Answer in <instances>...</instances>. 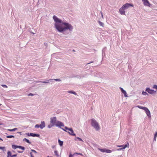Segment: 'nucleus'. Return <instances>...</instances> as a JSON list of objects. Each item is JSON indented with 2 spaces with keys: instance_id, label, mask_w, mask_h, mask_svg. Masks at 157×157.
I'll return each mask as SVG.
<instances>
[{
  "instance_id": "obj_36",
  "label": "nucleus",
  "mask_w": 157,
  "mask_h": 157,
  "mask_svg": "<svg viewBox=\"0 0 157 157\" xmlns=\"http://www.w3.org/2000/svg\"><path fill=\"white\" fill-rule=\"evenodd\" d=\"M30 155H31V157H34V156L33 155V154L31 152L30 153Z\"/></svg>"
},
{
  "instance_id": "obj_18",
  "label": "nucleus",
  "mask_w": 157,
  "mask_h": 157,
  "mask_svg": "<svg viewBox=\"0 0 157 157\" xmlns=\"http://www.w3.org/2000/svg\"><path fill=\"white\" fill-rule=\"evenodd\" d=\"M98 150L102 152H105L106 149H105H105L98 148Z\"/></svg>"
},
{
  "instance_id": "obj_19",
  "label": "nucleus",
  "mask_w": 157,
  "mask_h": 157,
  "mask_svg": "<svg viewBox=\"0 0 157 157\" xmlns=\"http://www.w3.org/2000/svg\"><path fill=\"white\" fill-rule=\"evenodd\" d=\"M157 136V132H155L154 135V140L155 141L156 140V138Z\"/></svg>"
},
{
  "instance_id": "obj_9",
  "label": "nucleus",
  "mask_w": 157,
  "mask_h": 157,
  "mask_svg": "<svg viewBox=\"0 0 157 157\" xmlns=\"http://www.w3.org/2000/svg\"><path fill=\"white\" fill-rule=\"evenodd\" d=\"M125 9L123 8V7H122L119 10V12L122 15H125V12L124 11Z\"/></svg>"
},
{
  "instance_id": "obj_35",
  "label": "nucleus",
  "mask_w": 157,
  "mask_h": 157,
  "mask_svg": "<svg viewBox=\"0 0 157 157\" xmlns=\"http://www.w3.org/2000/svg\"><path fill=\"white\" fill-rule=\"evenodd\" d=\"M28 95L29 96H33V95H34V94H32V93H30V94H29Z\"/></svg>"
},
{
  "instance_id": "obj_42",
  "label": "nucleus",
  "mask_w": 157,
  "mask_h": 157,
  "mask_svg": "<svg viewBox=\"0 0 157 157\" xmlns=\"http://www.w3.org/2000/svg\"><path fill=\"white\" fill-rule=\"evenodd\" d=\"M96 130H98L99 129V128H96Z\"/></svg>"
},
{
  "instance_id": "obj_13",
  "label": "nucleus",
  "mask_w": 157,
  "mask_h": 157,
  "mask_svg": "<svg viewBox=\"0 0 157 157\" xmlns=\"http://www.w3.org/2000/svg\"><path fill=\"white\" fill-rule=\"evenodd\" d=\"M120 89H121L122 92L124 94V96L125 97H127V93L126 91L124 90L121 87H120Z\"/></svg>"
},
{
  "instance_id": "obj_3",
  "label": "nucleus",
  "mask_w": 157,
  "mask_h": 157,
  "mask_svg": "<svg viewBox=\"0 0 157 157\" xmlns=\"http://www.w3.org/2000/svg\"><path fill=\"white\" fill-rule=\"evenodd\" d=\"M62 129L66 132H68L70 135L75 136V134L74 133L73 130L72 128H62Z\"/></svg>"
},
{
  "instance_id": "obj_44",
  "label": "nucleus",
  "mask_w": 157,
  "mask_h": 157,
  "mask_svg": "<svg viewBox=\"0 0 157 157\" xmlns=\"http://www.w3.org/2000/svg\"><path fill=\"white\" fill-rule=\"evenodd\" d=\"M93 62H90V63H93Z\"/></svg>"
},
{
  "instance_id": "obj_22",
  "label": "nucleus",
  "mask_w": 157,
  "mask_h": 157,
  "mask_svg": "<svg viewBox=\"0 0 157 157\" xmlns=\"http://www.w3.org/2000/svg\"><path fill=\"white\" fill-rule=\"evenodd\" d=\"M105 152L107 153H110L112 152V151L111 150H108V149H106Z\"/></svg>"
},
{
  "instance_id": "obj_21",
  "label": "nucleus",
  "mask_w": 157,
  "mask_h": 157,
  "mask_svg": "<svg viewBox=\"0 0 157 157\" xmlns=\"http://www.w3.org/2000/svg\"><path fill=\"white\" fill-rule=\"evenodd\" d=\"M68 93H69L73 94H74L76 95V93L75 92H74V91H68Z\"/></svg>"
},
{
  "instance_id": "obj_30",
  "label": "nucleus",
  "mask_w": 157,
  "mask_h": 157,
  "mask_svg": "<svg viewBox=\"0 0 157 157\" xmlns=\"http://www.w3.org/2000/svg\"><path fill=\"white\" fill-rule=\"evenodd\" d=\"M5 148V147H0V149L2 150H4Z\"/></svg>"
},
{
  "instance_id": "obj_27",
  "label": "nucleus",
  "mask_w": 157,
  "mask_h": 157,
  "mask_svg": "<svg viewBox=\"0 0 157 157\" xmlns=\"http://www.w3.org/2000/svg\"><path fill=\"white\" fill-rule=\"evenodd\" d=\"M142 94L144 95H148V94L145 92L143 91L142 93Z\"/></svg>"
},
{
  "instance_id": "obj_29",
  "label": "nucleus",
  "mask_w": 157,
  "mask_h": 157,
  "mask_svg": "<svg viewBox=\"0 0 157 157\" xmlns=\"http://www.w3.org/2000/svg\"><path fill=\"white\" fill-rule=\"evenodd\" d=\"M153 88L154 89H156V90H157V85H154V86H153Z\"/></svg>"
},
{
  "instance_id": "obj_37",
  "label": "nucleus",
  "mask_w": 157,
  "mask_h": 157,
  "mask_svg": "<svg viewBox=\"0 0 157 157\" xmlns=\"http://www.w3.org/2000/svg\"><path fill=\"white\" fill-rule=\"evenodd\" d=\"M12 155V157H16L17 156V154H14V155Z\"/></svg>"
},
{
  "instance_id": "obj_15",
  "label": "nucleus",
  "mask_w": 157,
  "mask_h": 157,
  "mask_svg": "<svg viewBox=\"0 0 157 157\" xmlns=\"http://www.w3.org/2000/svg\"><path fill=\"white\" fill-rule=\"evenodd\" d=\"M58 141L60 146H62L63 144V142L61 141L60 140H58Z\"/></svg>"
},
{
  "instance_id": "obj_10",
  "label": "nucleus",
  "mask_w": 157,
  "mask_h": 157,
  "mask_svg": "<svg viewBox=\"0 0 157 157\" xmlns=\"http://www.w3.org/2000/svg\"><path fill=\"white\" fill-rule=\"evenodd\" d=\"M145 6H150V3L148 0H142Z\"/></svg>"
},
{
  "instance_id": "obj_11",
  "label": "nucleus",
  "mask_w": 157,
  "mask_h": 157,
  "mask_svg": "<svg viewBox=\"0 0 157 157\" xmlns=\"http://www.w3.org/2000/svg\"><path fill=\"white\" fill-rule=\"evenodd\" d=\"M146 91L148 92L149 93L151 94H153L155 92V91L154 90H151L149 88L146 89Z\"/></svg>"
},
{
  "instance_id": "obj_7",
  "label": "nucleus",
  "mask_w": 157,
  "mask_h": 157,
  "mask_svg": "<svg viewBox=\"0 0 157 157\" xmlns=\"http://www.w3.org/2000/svg\"><path fill=\"white\" fill-rule=\"evenodd\" d=\"M26 134L28 136H32L33 137L36 136V137H39L40 136V135L39 134H35V133H26Z\"/></svg>"
},
{
  "instance_id": "obj_28",
  "label": "nucleus",
  "mask_w": 157,
  "mask_h": 157,
  "mask_svg": "<svg viewBox=\"0 0 157 157\" xmlns=\"http://www.w3.org/2000/svg\"><path fill=\"white\" fill-rule=\"evenodd\" d=\"M17 148H21L22 150H24L25 148L24 147H22L21 146H17Z\"/></svg>"
},
{
  "instance_id": "obj_34",
  "label": "nucleus",
  "mask_w": 157,
  "mask_h": 157,
  "mask_svg": "<svg viewBox=\"0 0 157 157\" xmlns=\"http://www.w3.org/2000/svg\"><path fill=\"white\" fill-rule=\"evenodd\" d=\"M54 80L56 81H60V80L58 79H55Z\"/></svg>"
},
{
  "instance_id": "obj_46",
  "label": "nucleus",
  "mask_w": 157,
  "mask_h": 157,
  "mask_svg": "<svg viewBox=\"0 0 157 157\" xmlns=\"http://www.w3.org/2000/svg\"><path fill=\"white\" fill-rule=\"evenodd\" d=\"M48 157H49V156H48Z\"/></svg>"
},
{
  "instance_id": "obj_20",
  "label": "nucleus",
  "mask_w": 157,
  "mask_h": 157,
  "mask_svg": "<svg viewBox=\"0 0 157 157\" xmlns=\"http://www.w3.org/2000/svg\"><path fill=\"white\" fill-rule=\"evenodd\" d=\"M54 153L55 154V155H56V156L57 157H59V155L58 154V152L56 150H55L54 151Z\"/></svg>"
},
{
  "instance_id": "obj_16",
  "label": "nucleus",
  "mask_w": 157,
  "mask_h": 157,
  "mask_svg": "<svg viewBox=\"0 0 157 157\" xmlns=\"http://www.w3.org/2000/svg\"><path fill=\"white\" fill-rule=\"evenodd\" d=\"M137 107L138 108H140V109H143L144 110H145V109H146L147 108L146 107H142V106H140V105L138 106Z\"/></svg>"
},
{
  "instance_id": "obj_32",
  "label": "nucleus",
  "mask_w": 157,
  "mask_h": 157,
  "mask_svg": "<svg viewBox=\"0 0 157 157\" xmlns=\"http://www.w3.org/2000/svg\"><path fill=\"white\" fill-rule=\"evenodd\" d=\"M77 138L80 141H82V142H83V141L80 138H79V137H77Z\"/></svg>"
},
{
  "instance_id": "obj_1",
  "label": "nucleus",
  "mask_w": 157,
  "mask_h": 157,
  "mask_svg": "<svg viewBox=\"0 0 157 157\" xmlns=\"http://www.w3.org/2000/svg\"><path fill=\"white\" fill-rule=\"evenodd\" d=\"M53 19L56 22L55 24V27L59 32H62L67 29H68L70 31L72 30L73 27L70 24L62 22L55 15L53 16Z\"/></svg>"
},
{
  "instance_id": "obj_12",
  "label": "nucleus",
  "mask_w": 157,
  "mask_h": 157,
  "mask_svg": "<svg viewBox=\"0 0 157 157\" xmlns=\"http://www.w3.org/2000/svg\"><path fill=\"white\" fill-rule=\"evenodd\" d=\"M147 115L149 117H151L150 112L148 109L147 108L146 109L144 110Z\"/></svg>"
},
{
  "instance_id": "obj_26",
  "label": "nucleus",
  "mask_w": 157,
  "mask_h": 157,
  "mask_svg": "<svg viewBox=\"0 0 157 157\" xmlns=\"http://www.w3.org/2000/svg\"><path fill=\"white\" fill-rule=\"evenodd\" d=\"M16 129L17 128H14L13 129H8V130L10 131H15Z\"/></svg>"
},
{
  "instance_id": "obj_8",
  "label": "nucleus",
  "mask_w": 157,
  "mask_h": 157,
  "mask_svg": "<svg viewBox=\"0 0 157 157\" xmlns=\"http://www.w3.org/2000/svg\"><path fill=\"white\" fill-rule=\"evenodd\" d=\"M45 126V123L44 121H42L40 125L36 124L35 126V128H44Z\"/></svg>"
},
{
  "instance_id": "obj_2",
  "label": "nucleus",
  "mask_w": 157,
  "mask_h": 157,
  "mask_svg": "<svg viewBox=\"0 0 157 157\" xmlns=\"http://www.w3.org/2000/svg\"><path fill=\"white\" fill-rule=\"evenodd\" d=\"M50 122L52 127L54 125L59 127L64 126L63 123L59 121H57L56 118V117H51Z\"/></svg>"
},
{
  "instance_id": "obj_23",
  "label": "nucleus",
  "mask_w": 157,
  "mask_h": 157,
  "mask_svg": "<svg viewBox=\"0 0 157 157\" xmlns=\"http://www.w3.org/2000/svg\"><path fill=\"white\" fill-rule=\"evenodd\" d=\"M12 148L13 149H16L17 148V146L14 145H12Z\"/></svg>"
},
{
  "instance_id": "obj_17",
  "label": "nucleus",
  "mask_w": 157,
  "mask_h": 157,
  "mask_svg": "<svg viewBox=\"0 0 157 157\" xmlns=\"http://www.w3.org/2000/svg\"><path fill=\"white\" fill-rule=\"evenodd\" d=\"M23 141H26V142H27L28 143H29V144H31V142L29 141V140L28 139H26V138H24L23 140Z\"/></svg>"
},
{
  "instance_id": "obj_40",
  "label": "nucleus",
  "mask_w": 157,
  "mask_h": 157,
  "mask_svg": "<svg viewBox=\"0 0 157 157\" xmlns=\"http://www.w3.org/2000/svg\"><path fill=\"white\" fill-rule=\"evenodd\" d=\"M101 17H102V18H103V15L102 14V13L101 12Z\"/></svg>"
},
{
  "instance_id": "obj_24",
  "label": "nucleus",
  "mask_w": 157,
  "mask_h": 157,
  "mask_svg": "<svg viewBox=\"0 0 157 157\" xmlns=\"http://www.w3.org/2000/svg\"><path fill=\"white\" fill-rule=\"evenodd\" d=\"M99 23L100 25L101 26H102V27H104V23H102V22H101L100 21H99Z\"/></svg>"
},
{
  "instance_id": "obj_39",
  "label": "nucleus",
  "mask_w": 157,
  "mask_h": 157,
  "mask_svg": "<svg viewBox=\"0 0 157 157\" xmlns=\"http://www.w3.org/2000/svg\"><path fill=\"white\" fill-rule=\"evenodd\" d=\"M73 157V155H72L71 154H70L69 156V157Z\"/></svg>"
},
{
  "instance_id": "obj_25",
  "label": "nucleus",
  "mask_w": 157,
  "mask_h": 157,
  "mask_svg": "<svg viewBox=\"0 0 157 157\" xmlns=\"http://www.w3.org/2000/svg\"><path fill=\"white\" fill-rule=\"evenodd\" d=\"M14 136H12V135H10V136H6V137L7 138H14Z\"/></svg>"
},
{
  "instance_id": "obj_31",
  "label": "nucleus",
  "mask_w": 157,
  "mask_h": 157,
  "mask_svg": "<svg viewBox=\"0 0 157 157\" xmlns=\"http://www.w3.org/2000/svg\"><path fill=\"white\" fill-rule=\"evenodd\" d=\"M1 86L3 87L7 88V86L5 85H2Z\"/></svg>"
},
{
  "instance_id": "obj_5",
  "label": "nucleus",
  "mask_w": 157,
  "mask_h": 157,
  "mask_svg": "<svg viewBox=\"0 0 157 157\" xmlns=\"http://www.w3.org/2000/svg\"><path fill=\"white\" fill-rule=\"evenodd\" d=\"M117 147H122L121 148H120L118 149L117 150L118 151L121 150L123 149H124L126 147H129V144L128 142H127L126 144L124 145H117Z\"/></svg>"
},
{
  "instance_id": "obj_41",
  "label": "nucleus",
  "mask_w": 157,
  "mask_h": 157,
  "mask_svg": "<svg viewBox=\"0 0 157 157\" xmlns=\"http://www.w3.org/2000/svg\"><path fill=\"white\" fill-rule=\"evenodd\" d=\"M0 140L2 141V140H2V138H0Z\"/></svg>"
},
{
  "instance_id": "obj_6",
  "label": "nucleus",
  "mask_w": 157,
  "mask_h": 157,
  "mask_svg": "<svg viewBox=\"0 0 157 157\" xmlns=\"http://www.w3.org/2000/svg\"><path fill=\"white\" fill-rule=\"evenodd\" d=\"M130 6L133 7V5L132 4H130L128 3H127L124 5L122 7L124 8L125 10L128 9Z\"/></svg>"
},
{
  "instance_id": "obj_38",
  "label": "nucleus",
  "mask_w": 157,
  "mask_h": 157,
  "mask_svg": "<svg viewBox=\"0 0 157 157\" xmlns=\"http://www.w3.org/2000/svg\"><path fill=\"white\" fill-rule=\"evenodd\" d=\"M41 82L44 83H48V81L47 82Z\"/></svg>"
},
{
  "instance_id": "obj_14",
  "label": "nucleus",
  "mask_w": 157,
  "mask_h": 157,
  "mask_svg": "<svg viewBox=\"0 0 157 157\" xmlns=\"http://www.w3.org/2000/svg\"><path fill=\"white\" fill-rule=\"evenodd\" d=\"M7 157H12L11 153L10 151H8L7 152Z\"/></svg>"
},
{
  "instance_id": "obj_43",
  "label": "nucleus",
  "mask_w": 157,
  "mask_h": 157,
  "mask_svg": "<svg viewBox=\"0 0 157 157\" xmlns=\"http://www.w3.org/2000/svg\"><path fill=\"white\" fill-rule=\"evenodd\" d=\"M2 124L0 122V125Z\"/></svg>"
},
{
  "instance_id": "obj_4",
  "label": "nucleus",
  "mask_w": 157,
  "mask_h": 157,
  "mask_svg": "<svg viewBox=\"0 0 157 157\" xmlns=\"http://www.w3.org/2000/svg\"><path fill=\"white\" fill-rule=\"evenodd\" d=\"M91 124L94 128H99V124L94 119H93L91 120Z\"/></svg>"
},
{
  "instance_id": "obj_33",
  "label": "nucleus",
  "mask_w": 157,
  "mask_h": 157,
  "mask_svg": "<svg viewBox=\"0 0 157 157\" xmlns=\"http://www.w3.org/2000/svg\"><path fill=\"white\" fill-rule=\"evenodd\" d=\"M32 151L34 153H35V154H37V152L35 151V150H32Z\"/></svg>"
},
{
  "instance_id": "obj_45",
  "label": "nucleus",
  "mask_w": 157,
  "mask_h": 157,
  "mask_svg": "<svg viewBox=\"0 0 157 157\" xmlns=\"http://www.w3.org/2000/svg\"><path fill=\"white\" fill-rule=\"evenodd\" d=\"M1 105V104H0V106Z\"/></svg>"
}]
</instances>
